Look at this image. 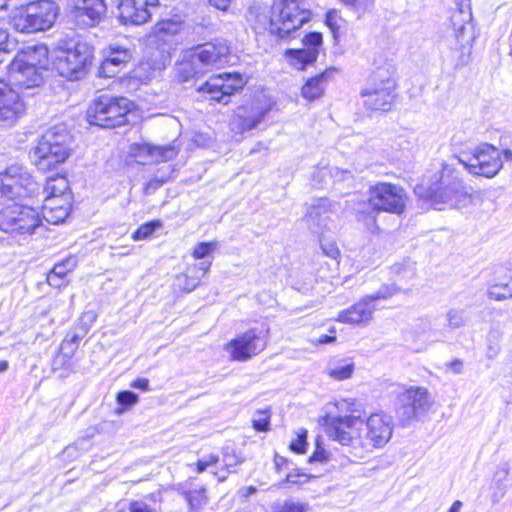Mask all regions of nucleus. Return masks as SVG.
Listing matches in <instances>:
<instances>
[{"label":"nucleus","instance_id":"58836bf2","mask_svg":"<svg viewBox=\"0 0 512 512\" xmlns=\"http://www.w3.org/2000/svg\"><path fill=\"white\" fill-rule=\"evenodd\" d=\"M253 428L260 432H266L270 429V411L257 410L252 419Z\"/></svg>","mask_w":512,"mask_h":512},{"label":"nucleus","instance_id":"bf43d9fd","mask_svg":"<svg viewBox=\"0 0 512 512\" xmlns=\"http://www.w3.org/2000/svg\"><path fill=\"white\" fill-rule=\"evenodd\" d=\"M329 454L324 448H321L318 444L314 453L310 456L309 462H327Z\"/></svg>","mask_w":512,"mask_h":512},{"label":"nucleus","instance_id":"4c0bfd02","mask_svg":"<svg viewBox=\"0 0 512 512\" xmlns=\"http://www.w3.org/2000/svg\"><path fill=\"white\" fill-rule=\"evenodd\" d=\"M320 247L323 254L339 263L340 250L335 240L325 237L323 234L319 237Z\"/></svg>","mask_w":512,"mask_h":512},{"label":"nucleus","instance_id":"052dcab7","mask_svg":"<svg viewBox=\"0 0 512 512\" xmlns=\"http://www.w3.org/2000/svg\"><path fill=\"white\" fill-rule=\"evenodd\" d=\"M308 476L306 474H302V473H289L287 476H286V479H285V483H288V484H303V483H306L308 481Z\"/></svg>","mask_w":512,"mask_h":512},{"label":"nucleus","instance_id":"69168bd1","mask_svg":"<svg viewBox=\"0 0 512 512\" xmlns=\"http://www.w3.org/2000/svg\"><path fill=\"white\" fill-rule=\"evenodd\" d=\"M165 183L164 179L154 178L150 180L145 186V193L151 194L159 189Z\"/></svg>","mask_w":512,"mask_h":512},{"label":"nucleus","instance_id":"ddd939ff","mask_svg":"<svg viewBox=\"0 0 512 512\" xmlns=\"http://www.w3.org/2000/svg\"><path fill=\"white\" fill-rule=\"evenodd\" d=\"M434 404L433 397L427 388L422 386L404 387L398 394L396 410L405 421H410L429 412Z\"/></svg>","mask_w":512,"mask_h":512},{"label":"nucleus","instance_id":"f8f14e48","mask_svg":"<svg viewBox=\"0 0 512 512\" xmlns=\"http://www.w3.org/2000/svg\"><path fill=\"white\" fill-rule=\"evenodd\" d=\"M408 195L399 185L380 182L368 191V203L373 211L400 215L405 211Z\"/></svg>","mask_w":512,"mask_h":512},{"label":"nucleus","instance_id":"6e6552de","mask_svg":"<svg viewBox=\"0 0 512 512\" xmlns=\"http://www.w3.org/2000/svg\"><path fill=\"white\" fill-rule=\"evenodd\" d=\"M92 55L93 47L87 42L70 41L57 51L54 67L62 77L78 80L86 74Z\"/></svg>","mask_w":512,"mask_h":512},{"label":"nucleus","instance_id":"0e129e2a","mask_svg":"<svg viewBox=\"0 0 512 512\" xmlns=\"http://www.w3.org/2000/svg\"><path fill=\"white\" fill-rule=\"evenodd\" d=\"M303 505L294 502H285L279 512H304Z\"/></svg>","mask_w":512,"mask_h":512},{"label":"nucleus","instance_id":"aec40b11","mask_svg":"<svg viewBox=\"0 0 512 512\" xmlns=\"http://www.w3.org/2000/svg\"><path fill=\"white\" fill-rule=\"evenodd\" d=\"M336 210V204L327 198L317 199L307 210L304 217L308 229L318 235L329 229L328 214Z\"/></svg>","mask_w":512,"mask_h":512},{"label":"nucleus","instance_id":"f257e3e1","mask_svg":"<svg viewBox=\"0 0 512 512\" xmlns=\"http://www.w3.org/2000/svg\"><path fill=\"white\" fill-rule=\"evenodd\" d=\"M41 186L22 166L14 164L0 173V230L13 237L29 236L41 224L38 211L16 199L34 197Z\"/></svg>","mask_w":512,"mask_h":512},{"label":"nucleus","instance_id":"1a4fd4ad","mask_svg":"<svg viewBox=\"0 0 512 512\" xmlns=\"http://www.w3.org/2000/svg\"><path fill=\"white\" fill-rule=\"evenodd\" d=\"M133 103L125 97L100 95L89 106L87 119L90 124L103 128H114L126 122V115Z\"/></svg>","mask_w":512,"mask_h":512},{"label":"nucleus","instance_id":"4be33fe9","mask_svg":"<svg viewBox=\"0 0 512 512\" xmlns=\"http://www.w3.org/2000/svg\"><path fill=\"white\" fill-rule=\"evenodd\" d=\"M25 110L20 95L9 84L0 81V121L14 122Z\"/></svg>","mask_w":512,"mask_h":512},{"label":"nucleus","instance_id":"4468645a","mask_svg":"<svg viewBox=\"0 0 512 512\" xmlns=\"http://www.w3.org/2000/svg\"><path fill=\"white\" fill-rule=\"evenodd\" d=\"M266 345V335L252 328L231 340L227 350L233 360L244 362L261 353Z\"/></svg>","mask_w":512,"mask_h":512},{"label":"nucleus","instance_id":"6ab92c4d","mask_svg":"<svg viewBox=\"0 0 512 512\" xmlns=\"http://www.w3.org/2000/svg\"><path fill=\"white\" fill-rule=\"evenodd\" d=\"M267 110L260 103L238 107L230 120V129L236 134H243L255 128L265 117Z\"/></svg>","mask_w":512,"mask_h":512},{"label":"nucleus","instance_id":"c756f323","mask_svg":"<svg viewBox=\"0 0 512 512\" xmlns=\"http://www.w3.org/2000/svg\"><path fill=\"white\" fill-rule=\"evenodd\" d=\"M64 202H51V199L43 200L42 217L48 223L58 224L69 215V207Z\"/></svg>","mask_w":512,"mask_h":512},{"label":"nucleus","instance_id":"13d9d810","mask_svg":"<svg viewBox=\"0 0 512 512\" xmlns=\"http://www.w3.org/2000/svg\"><path fill=\"white\" fill-rule=\"evenodd\" d=\"M224 466L230 470L231 468L236 467L239 463L242 461L239 459V457L235 454L234 451L225 450L223 453L222 458Z\"/></svg>","mask_w":512,"mask_h":512},{"label":"nucleus","instance_id":"c03bdc74","mask_svg":"<svg viewBox=\"0 0 512 512\" xmlns=\"http://www.w3.org/2000/svg\"><path fill=\"white\" fill-rule=\"evenodd\" d=\"M160 226L161 224L159 221H151L142 224L136 231L133 232L132 239L134 241L147 239L154 233L155 229Z\"/></svg>","mask_w":512,"mask_h":512},{"label":"nucleus","instance_id":"09e8293b","mask_svg":"<svg viewBox=\"0 0 512 512\" xmlns=\"http://www.w3.org/2000/svg\"><path fill=\"white\" fill-rule=\"evenodd\" d=\"M325 22L332 31L334 38L336 39L337 33L341 28V23L343 22V19L339 15V12L337 10H329L326 13Z\"/></svg>","mask_w":512,"mask_h":512},{"label":"nucleus","instance_id":"423d86ee","mask_svg":"<svg viewBox=\"0 0 512 512\" xmlns=\"http://www.w3.org/2000/svg\"><path fill=\"white\" fill-rule=\"evenodd\" d=\"M395 66L388 61L377 66L361 91L364 106L370 111H388L396 94Z\"/></svg>","mask_w":512,"mask_h":512},{"label":"nucleus","instance_id":"79ce46f5","mask_svg":"<svg viewBox=\"0 0 512 512\" xmlns=\"http://www.w3.org/2000/svg\"><path fill=\"white\" fill-rule=\"evenodd\" d=\"M77 265V259L74 256H69L63 261L56 263L51 270L52 273L59 277H64L75 269Z\"/></svg>","mask_w":512,"mask_h":512},{"label":"nucleus","instance_id":"a211bd4d","mask_svg":"<svg viewBox=\"0 0 512 512\" xmlns=\"http://www.w3.org/2000/svg\"><path fill=\"white\" fill-rule=\"evenodd\" d=\"M302 45L301 49H288L285 53L290 64L298 70L306 69L317 60L319 48L322 45V34L311 32L305 35Z\"/></svg>","mask_w":512,"mask_h":512},{"label":"nucleus","instance_id":"a878e982","mask_svg":"<svg viewBox=\"0 0 512 512\" xmlns=\"http://www.w3.org/2000/svg\"><path fill=\"white\" fill-rule=\"evenodd\" d=\"M413 330L418 340L425 343L437 342L444 337L443 332L435 327L433 319L430 317L417 319L413 325Z\"/></svg>","mask_w":512,"mask_h":512},{"label":"nucleus","instance_id":"f3484780","mask_svg":"<svg viewBox=\"0 0 512 512\" xmlns=\"http://www.w3.org/2000/svg\"><path fill=\"white\" fill-rule=\"evenodd\" d=\"M159 0H121L118 6L122 24L142 25L151 18Z\"/></svg>","mask_w":512,"mask_h":512},{"label":"nucleus","instance_id":"a19ab883","mask_svg":"<svg viewBox=\"0 0 512 512\" xmlns=\"http://www.w3.org/2000/svg\"><path fill=\"white\" fill-rule=\"evenodd\" d=\"M446 320L449 328L457 329L466 324L467 318L464 310L450 309L446 313Z\"/></svg>","mask_w":512,"mask_h":512},{"label":"nucleus","instance_id":"bb28decb","mask_svg":"<svg viewBox=\"0 0 512 512\" xmlns=\"http://www.w3.org/2000/svg\"><path fill=\"white\" fill-rule=\"evenodd\" d=\"M329 405H332L337 411V414H335V415H333L332 412H330L324 419V426H325L326 434L330 438L329 428H330V423L332 422V420L334 418L357 416L356 413L359 412V409H358L359 405H358L357 401L352 398L339 399L333 403H330ZM358 416H360V415L358 414Z\"/></svg>","mask_w":512,"mask_h":512},{"label":"nucleus","instance_id":"7ed1b4c3","mask_svg":"<svg viewBox=\"0 0 512 512\" xmlns=\"http://www.w3.org/2000/svg\"><path fill=\"white\" fill-rule=\"evenodd\" d=\"M416 193L429 199L434 206L445 205L450 208H464L471 204L472 194L465 184L460 171L450 164H443L435 182L418 185Z\"/></svg>","mask_w":512,"mask_h":512},{"label":"nucleus","instance_id":"c9c22d12","mask_svg":"<svg viewBox=\"0 0 512 512\" xmlns=\"http://www.w3.org/2000/svg\"><path fill=\"white\" fill-rule=\"evenodd\" d=\"M354 372V363L343 360L338 365L334 367H329L327 373L330 377L335 380H345L349 379Z\"/></svg>","mask_w":512,"mask_h":512},{"label":"nucleus","instance_id":"5fc2aeb1","mask_svg":"<svg viewBox=\"0 0 512 512\" xmlns=\"http://www.w3.org/2000/svg\"><path fill=\"white\" fill-rule=\"evenodd\" d=\"M117 402L122 406H132L138 402V396L131 391H122L117 394Z\"/></svg>","mask_w":512,"mask_h":512},{"label":"nucleus","instance_id":"2f4dec72","mask_svg":"<svg viewBox=\"0 0 512 512\" xmlns=\"http://www.w3.org/2000/svg\"><path fill=\"white\" fill-rule=\"evenodd\" d=\"M176 71L182 81H188L202 72L200 65L196 59H193V55L189 50L183 55L182 60L177 63Z\"/></svg>","mask_w":512,"mask_h":512},{"label":"nucleus","instance_id":"680f3d73","mask_svg":"<svg viewBox=\"0 0 512 512\" xmlns=\"http://www.w3.org/2000/svg\"><path fill=\"white\" fill-rule=\"evenodd\" d=\"M203 498L204 495L202 491H193L187 494V501L192 508L198 507L201 504Z\"/></svg>","mask_w":512,"mask_h":512},{"label":"nucleus","instance_id":"e433bc0d","mask_svg":"<svg viewBox=\"0 0 512 512\" xmlns=\"http://www.w3.org/2000/svg\"><path fill=\"white\" fill-rule=\"evenodd\" d=\"M165 67L163 62H153L150 60H143L137 69V74L139 77H145L146 79L152 78L156 75L157 72H160Z\"/></svg>","mask_w":512,"mask_h":512},{"label":"nucleus","instance_id":"20e7f679","mask_svg":"<svg viewBox=\"0 0 512 512\" xmlns=\"http://www.w3.org/2000/svg\"><path fill=\"white\" fill-rule=\"evenodd\" d=\"M48 65V49L44 45L29 46L19 52L8 68V78L19 89L39 87L44 82Z\"/></svg>","mask_w":512,"mask_h":512},{"label":"nucleus","instance_id":"dca6fc26","mask_svg":"<svg viewBox=\"0 0 512 512\" xmlns=\"http://www.w3.org/2000/svg\"><path fill=\"white\" fill-rule=\"evenodd\" d=\"M71 16L74 21L84 27H94L106 14L105 0H70Z\"/></svg>","mask_w":512,"mask_h":512},{"label":"nucleus","instance_id":"6e6d98bb","mask_svg":"<svg viewBox=\"0 0 512 512\" xmlns=\"http://www.w3.org/2000/svg\"><path fill=\"white\" fill-rule=\"evenodd\" d=\"M307 431L302 429L297 433V438L290 444L292 451L296 453H303L306 445Z\"/></svg>","mask_w":512,"mask_h":512},{"label":"nucleus","instance_id":"cd10ccee","mask_svg":"<svg viewBox=\"0 0 512 512\" xmlns=\"http://www.w3.org/2000/svg\"><path fill=\"white\" fill-rule=\"evenodd\" d=\"M68 180L65 176L57 175L47 178L42 193L44 200L51 199V202H65L63 199L68 190Z\"/></svg>","mask_w":512,"mask_h":512},{"label":"nucleus","instance_id":"774afa93","mask_svg":"<svg viewBox=\"0 0 512 512\" xmlns=\"http://www.w3.org/2000/svg\"><path fill=\"white\" fill-rule=\"evenodd\" d=\"M130 512H153L144 502L134 501L130 504Z\"/></svg>","mask_w":512,"mask_h":512},{"label":"nucleus","instance_id":"5701e85b","mask_svg":"<svg viewBox=\"0 0 512 512\" xmlns=\"http://www.w3.org/2000/svg\"><path fill=\"white\" fill-rule=\"evenodd\" d=\"M199 65H222L229 55V47L224 42H209L189 50Z\"/></svg>","mask_w":512,"mask_h":512},{"label":"nucleus","instance_id":"c85d7f7f","mask_svg":"<svg viewBox=\"0 0 512 512\" xmlns=\"http://www.w3.org/2000/svg\"><path fill=\"white\" fill-rule=\"evenodd\" d=\"M510 473V467L508 463H503L497 466L494 472V492L491 495V501L493 504L498 503L506 495L509 484L508 476Z\"/></svg>","mask_w":512,"mask_h":512},{"label":"nucleus","instance_id":"de8ad7c7","mask_svg":"<svg viewBox=\"0 0 512 512\" xmlns=\"http://www.w3.org/2000/svg\"><path fill=\"white\" fill-rule=\"evenodd\" d=\"M177 284L185 292L193 291L200 284V277L186 274L177 276Z\"/></svg>","mask_w":512,"mask_h":512},{"label":"nucleus","instance_id":"37998d69","mask_svg":"<svg viewBox=\"0 0 512 512\" xmlns=\"http://www.w3.org/2000/svg\"><path fill=\"white\" fill-rule=\"evenodd\" d=\"M398 293V288L395 285H382L375 293L366 295L370 301L375 304L378 300H387Z\"/></svg>","mask_w":512,"mask_h":512},{"label":"nucleus","instance_id":"4d7b16f0","mask_svg":"<svg viewBox=\"0 0 512 512\" xmlns=\"http://www.w3.org/2000/svg\"><path fill=\"white\" fill-rule=\"evenodd\" d=\"M219 460V457L215 454H210L207 456H204L203 458L199 459L197 462V472L202 473L204 472L208 467L216 464Z\"/></svg>","mask_w":512,"mask_h":512},{"label":"nucleus","instance_id":"412c9836","mask_svg":"<svg viewBox=\"0 0 512 512\" xmlns=\"http://www.w3.org/2000/svg\"><path fill=\"white\" fill-rule=\"evenodd\" d=\"M376 305L366 295L347 309L341 310L336 321L354 326H367L374 317Z\"/></svg>","mask_w":512,"mask_h":512},{"label":"nucleus","instance_id":"3c124183","mask_svg":"<svg viewBox=\"0 0 512 512\" xmlns=\"http://www.w3.org/2000/svg\"><path fill=\"white\" fill-rule=\"evenodd\" d=\"M329 169L330 167H316L312 174V181L314 186H323L329 183Z\"/></svg>","mask_w":512,"mask_h":512},{"label":"nucleus","instance_id":"473e14b6","mask_svg":"<svg viewBox=\"0 0 512 512\" xmlns=\"http://www.w3.org/2000/svg\"><path fill=\"white\" fill-rule=\"evenodd\" d=\"M148 155L156 162H165L172 160L179 153V147L175 144L165 146H147Z\"/></svg>","mask_w":512,"mask_h":512},{"label":"nucleus","instance_id":"0eeeda50","mask_svg":"<svg viewBox=\"0 0 512 512\" xmlns=\"http://www.w3.org/2000/svg\"><path fill=\"white\" fill-rule=\"evenodd\" d=\"M59 12L54 1L38 0L17 8L10 17L12 27L22 33L45 31L53 26Z\"/></svg>","mask_w":512,"mask_h":512},{"label":"nucleus","instance_id":"9d476101","mask_svg":"<svg viewBox=\"0 0 512 512\" xmlns=\"http://www.w3.org/2000/svg\"><path fill=\"white\" fill-rule=\"evenodd\" d=\"M458 162L473 176L495 177L503 168L500 150L488 143H482L470 151L456 156Z\"/></svg>","mask_w":512,"mask_h":512},{"label":"nucleus","instance_id":"72a5a7b5","mask_svg":"<svg viewBox=\"0 0 512 512\" xmlns=\"http://www.w3.org/2000/svg\"><path fill=\"white\" fill-rule=\"evenodd\" d=\"M85 335L86 334H83L82 331L76 329V327L66 334L60 346V349L66 358L70 359L73 357L75 351L78 348L80 340L83 339Z\"/></svg>","mask_w":512,"mask_h":512},{"label":"nucleus","instance_id":"e2e57ef3","mask_svg":"<svg viewBox=\"0 0 512 512\" xmlns=\"http://www.w3.org/2000/svg\"><path fill=\"white\" fill-rule=\"evenodd\" d=\"M446 367L452 373L459 375L464 371V363L460 359H454L448 363H446Z\"/></svg>","mask_w":512,"mask_h":512},{"label":"nucleus","instance_id":"a18cd8bd","mask_svg":"<svg viewBox=\"0 0 512 512\" xmlns=\"http://www.w3.org/2000/svg\"><path fill=\"white\" fill-rule=\"evenodd\" d=\"M16 47V42L9 38L6 30L0 29V63L4 61L7 54L13 51Z\"/></svg>","mask_w":512,"mask_h":512},{"label":"nucleus","instance_id":"39448f33","mask_svg":"<svg viewBox=\"0 0 512 512\" xmlns=\"http://www.w3.org/2000/svg\"><path fill=\"white\" fill-rule=\"evenodd\" d=\"M71 152V136L64 125L48 129L31 151L34 165L41 171H49L65 162Z\"/></svg>","mask_w":512,"mask_h":512},{"label":"nucleus","instance_id":"864d4df0","mask_svg":"<svg viewBox=\"0 0 512 512\" xmlns=\"http://www.w3.org/2000/svg\"><path fill=\"white\" fill-rule=\"evenodd\" d=\"M329 178L334 181H346L353 178L352 172L347 169H341L339 167H330Z\"/></svg>","mask_w":512,"mask_h":512},{"label":"nucleus","instance_id":"7c9ffc66","mask_svg":"<svg viewBox=\"0 0 512 512\" xmlns=\"http://www.w3.org/2000/svg\"><path fill=\"white\" fill-rule=\"evenodd\" d=\"M505 323L495 321L487 333V357L495 358L501 351V341L504 336Z\"/></svg>","mask_w":512,"mask_h":512},{"label":"nucleus","instance_id":"603ef678","mask_svg":"<svg viewBox=\"0 0 512 512\" xmlns=\"http://www.w3.org/2000/svg\"><path fill=\"white\" fill-rule=\"evenodd\" d=\"M182 29V23L174 20L163 21L159 24V32L176 35Z\"/></svg>","mask_w":512,"mask_h":512},{"label":"nucleus","instance_id":"b1692460","mask_svg":"<svg viewBox=\"0 0 512 512\" xmlns=\"http://www.w3.org/2000/svg\"><path fill=\"white\" fill-rule=\"evenodd\" d=\"M487 294L496 301L512 298V270L498 269L488 285Z\"/></svg>","mask_w":512,"mask_h":512},{"label":"nucleus","instance_id":"8fccbe9b","mask_svg":"<svg viewBox=\"0 0 512 512\" xmlns=\"http://www.w3.org/2000/svg\"><path fill=\"white\" fill-rule=\"evenodd\" d=\"M97 319V314L93 311H86L82 314L79 323L76 325V329H79L83 334H87L93 323Z\"/></svg>","mask_w":512,"mask_h":512},{"label":"nucleus","instance_id":"f704fd0d","mask_svg":"<svg viewBox=\"0 0 512 512\" xmlns=\"http://www.w3.org/2000/svg\"><path fill=\"white\" fill-rule=\"evenodd\" d=\"M130 58L131 54L127 49L120 47L111 48L108 56L104 60V68H107L109 65L121 68V66L129 62Z\"/></svg>","mask_w":512,"mask_h":512},{"label":"nucleus","instance_id":"9b49d317","mask_svg":"<svg viewBox=\"0 0 512 512\" xmlns=\"http://www.w3.org/2000/svg\"><path fill=\"white\" fill-rule=\"evenodd\" d=\"M278 13L270 21L271 34L279 38H288L302 25L309 21V10L302 8L298 0H283L279 4Z\"/></svg>","mask_w":512,"mask_h":512},{"label":"nucleus","instance_id":"ea45409f","mask_svg":"<svg viewBox=\"0 0 512 512\" xmlns=\"http://www.w3.org/2000/svg\"><path fill=\"white\" fill-rule=\"evenodd\" d=\"M345 6L356 12L359 16L370 12L375 4V0H340Z\"/></svg>","mask_w":512,"mask_h":512},{"label":"nucleus","instance_id":"338daca9","mask_svg":"<svg viewBox=\"0 0 512 512\" xmlns=\"http://www.w3.org/2000/svg\"><path fill=\"white\" fill-rule=\"evenodd\" d=\"M119 71L120 68H116L114 65H109L107 68H104V61L99 68V74L103 77H114Z\"/></svg>","mask_w":512,"mask_h":512},{"label":"nucleus","instance_id":"f03ea898","mask_svg":"<svg viewBox=\"0 0 512 512\" xmlns=\"http://www.w3.org/2000/svg\"><path fill=\"white\" fill-rule=\"evenodd\" d=\"M330 439L348 446L357 458H364L383 448L393 433L392 418L385 413L371 414L366 421L360 416L334 418L330 423Z\"/></svg>","mask_w":512,"mask_h":512},{"label":"nucleus","instance_id":"49530a36","mask_svg":"<svg viewBox=\"0 0 512 512\" xmlns=\"http://www.w3.org/2000/svg\"><path fill=\"white\" fill-rule=\"evenodd\" d=\"M217 249L216 242H201L197 244L192 252L194 259H204Z\"/></svg>","mask_w":512,"mask_h":512},{"label":"nucleus","instance_id":"2eb2a0df","mask_svg":"<svg viewBox=\"0 0 512 512\" xmlns=\"http://www.w3.org/2000/svg\"><path fill=\"white\" fill-rule=\"evenodd\" d=\"M245 84L246 81L241 74L226 73L210 77L198 88V91L208 94L211 100L226 104L229 97L242 89Z\"/></svg>","mask_w":512,"mask_h":512},{"label":"nucleus","instance_id":"393cba45","mask_svg":"<svg viewBox=\"0 0 512 512\" xmlns=\"http://www.w3.org/2000/svg\"><path fill=\"white\" fill-rule=\"evenodd\" d=\"M334 71V68L327 69L326 71L309 78L302 86V97L309 101L321 97L324 93L326 84L328 83L329 78Z\"/></svg>","mask_w":512,"mask_h":512}]
</instances>
